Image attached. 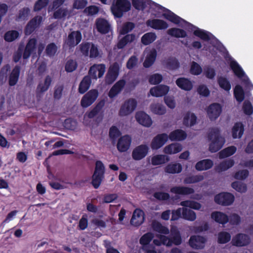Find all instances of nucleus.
I'll list each match as a JSON object with an SVG mask.
<instances>
[{
	"instance_id": "0e129e2a",
	"label": "nucleus",
	"mask_w": 253,
	"mask_h": 253,
	"mask_svg": "<svg viewBox=\"0 0 253 253\" xmlns=\"http://www.w3.org/2000/svg\"><path fill=\"white\" fill-rule=\"evenodd\" d=\"M121 134V133L117 126H113L110 128L109 136L113 142L116 141Z\"/></svg>"
},
{
	"instance_id": "412c9836",
	"label": "nucleus",
	"mask_w": 253,
	"mask_h": 253,
	"mask_svg": "<svg viewBox=\"0 0 253 253\" xmlns=\"http://www.w3.org/2000/svg\"><path fill=\"white\" fill-rule=\"evenodd\" d=\"M144 220V213L143 211L139 209L135 210L130 220L131 224L135 226H138L143 222Z\"/></svg>"
},
{
	"instance_id": "37998d69",
	"label": "nucleus",
	"mask_w": 253,
	"mask_h": 253,
	"mask_svg": "<svg viewBox=\"0 0 253 253\" xmlns=\"http://www.w3.org/2000/svg\"><path fill=\"white\" fill-rule=\"evenodd\" d=\"M219 86L226 91H229L231 88V85L230 81L224 77L219 76L217 79Z\"/></svg>"
},
{
	"instance_id": "58836bf2",
	"label": "nucleus",
	"mask_w": 253,
	"mask_h": 253,
	"mask_svg": "<svg viewBox=\"0 0 253 253\" xmlns=\"http://www.w3.org/2000/svg\"><path fill=\"white\" fill-rule=\"evenodd\" d=\"M167 34L171 37L176 38H184L187 36L185 31L177 28H171L169 29L167 31Z\"/></svg>"
},
{
	"instance_id": "1a4fd4ad",
	"label": "nucleus",
	"mask_w": 253,
	"mask_h": 253,
	"mask_svg": "<svg viewBox=\"0 0 253 253\" xmlns=\"http://www.w3.org/2000/svg\"><path fill=\"white\" fill-rule=\"evenodd\" d=\"M119 65L117 63L110 66L105 78L107 84H111L116 81L119 74Z\"/></svg>"
},
{
	"instance_id": "2f4dec72",
	"label": "nucleus",
	"mask_w": 253,
	"mask_h": 253,
	"mask_svg": "<svg viewBox=\"0 0 253 253\" xmlns=\"http://www.w3.org/2000/svg\"><path fill=\"white\" fill-rule=\"evenodd\" d=\"M91 79L89 76H85L80 83L78 91L81 94L84 93L89 88Z\"/></svg>"
},
{
	"instance_id": "6e6552de",
	"label": "nucleus",
	"mask_w": 253,
	"mask_h": 253,
	"mask_svg": "<svg viewBox=\"0 0 253 253\" xmlns=\"http://www.w3.org/2000/svg\"><path fill=\"white\" fill-rule=\"evenodd\" d=\"M82 40V35L80 31H73L70 32L65 41V44L70 48L78 45Z\"/></svg>"
},
{
	"instance_id": "f704fd0d",
	"label": "nucleus",
	"mask_w": 253,
	"mask_h": 253,
	"mask_svg": "<svg viewBox=\"0 0 253 253\" xmlns=\"http://www.w3.org/2000/svg\"><path fill=\"white\" fill-rule=\"evenodd\" d=\"M135 39V35L134 34H126L118 42L117 45L118 48H124L127 44L133 42Z\"/></svg>"
},
{
	"instance_id": "de8ad7c7",
	"label": "nucleus",
	"mask_w": 253,
	"mask_h": 253,
	"mask_svg": "<svg viewBox=\"0 0 253 253\" xmlns=\"http://www.w3.org/2000/svg\"><path fill=\"white\" fill-rule=\"evenodd\" d=\"M236 150L237 148L235 146H229L219 152V158L220 159H223L231 156L236 152Z\"/></svg>"
},
{
	"instance_id": "680f3d73",
	"label": "nucleus",
	"mask_w": 253,
	"mask_h": 253,
	"mask_svg": "<svg viewBox=\"0 0 253 253\" xmlns=\"http://www.w3.org/2000/svg\"><path fill=\"white\" fill-rule=\"evenodd\" d=\"M231 240L230 233L225 231H221L218 234L217 242L219 244H226Z\"/></svg>"
},
{
	"instance_id": "e433bc0d",
	"label": "nucleus",
	"mask_w": 253,
	"mask_h": 253,
	"mask_svg": "<svg viewBox=\"0 0 253 253\" xmlns=\"http://www.w3.org/2000/svg\"><path fill=\"white\" fill-rule=\"evenodd\" d=\"M182 166L179 163H169L165 168V171L168 173L175 174L181 172Z\"/></svg>"
},
{
	"instance_id": "13d9d810",
	"label": "nucleus",
	"mask_w": 253,
	"mask_h": 253,
	"mask_svg": "<svg viewBox=\"0 0 253 253\" xmlns=\"http://www.w3.org/2000/svg\"><path fill=\"white\" fill-rule=\"evenodd\" d=\"M193 34L195 36L199 37L201 40L205 41H208L210 40L209 35L211 34L206 31L198 28L193 32Z\"/></svg>"
},
{
	"instance_id": "9d476101",
	"label": "nucleus",
	"mask_w": 253,
	"mask_h": 253,
	"mask_svg": "<svg viewBox=\"0 0 253 253\" xmlns=\"http://www.w3.org/2000/svg\"><path fill=\"white\" fill-rule=\"evenodd\" d=\"M251 241L249 235L244 233H238L233 237L231 243L234 246L242 247L249 245Z\"/></svg>"
},
{
	"instance_id": "f8f14e48",
	"label": "nucleus",
	"mask_w": 253,
	"mask_h": 253,
	"mask_svg": "<svg viewBox=\"0 0 253 253\" xmlns=\"http://www.w3.org/2000/svg\"><path fill=\"white\" fill-rule=\"evenodd\" d=\"M42 21L41 16L37 15L31 19L26 25L24 32L26 35H29L33 33L39 27Z\"/></svg>"
},
{
	"instance_id": "7ed1b4c3",
	"label": "nucleus",
	"mask_w": 253,
	"mask_h": 253,
	"mask_svg": "<svg viewBox=\"0 0 253 253\" xmlns=\"http://www.w3.org/2000/svg\"><path fill=\"white\" fill-rule=\"evenodd\" d=\"M230 67L234 75L242 80L246 87L253 88V85L249 78L246 75L245 72L236 61L231 60L230 62Z\"/></svg>"
},
{
	"instance_id": "ddd939ff",
	"label": "nucleus",
	"mask_w": 253,
	"mask_h": 253,
	"mask_svg": "<svg viewBox=\"0 0 253 253\" xmlns=\"http://www.w3.org/2000/svg\"><path fill=\"white\" fill-rule=\"evenodd\" d=\"M149 147L145 144L136 147L132 151V157L135 161L141 160L145 158L149 151Z\"/></svg>"
},
{
	"instance_id": "3c124183",
	"label": "nucleus",
	"mask_w": 253,
	"mask_h": 253,
	"mask_svg": "<svg viewBox=\"0 0 253 253\" xmlns=\"http://www.w3.org/2000/svg\"><path fill=\"white\" fill-rule=\"evenodd\" d=\"M153 229L159 233L167 235L169 234V229L166 226H163L161 223L158 221H153L152 223Z\"/></svg>"
},
{
	"instance_id": "338daca9",
	"label": "nucleus",
	"mask_w": 253,
	"mask_h": 253,
	"mask_svg": "<svg viewBox=\"0 0 253 253\" xmlns=\"http://www.w3.org/2000/svg\"><path fill=\"white\" fill-rule=\"evenodd\" d=\"M49 3V0H37L34 4L33 10L35 12L41 11L46 8Z\"/></svg>"
},
{
	"instance_id": "a18cd8bd",
	"label": "nucleus",
	"mask_w": 253,
	"mask_h": 253,
	"mask_svg": "<svg viewBox=\"0 0 253 253\" xmlns=\"http://www.w3.org/2000/svg\"><path fill=\"white\" fill-rule=\"evenodd\" d=\"M234 96L236 100L239 103L245 99V92L240 85H236L234 89Z\"/></svg>"
},
{
	"instance_id": "6ab92c4d",
	"label": "nucleus",
	"mask_w": 253,
	"mask_h": 253,
	"mask_svg": "<svg viewBox=\"0 0 253 253\" xmlns=\"http://www.w3.org/2000/svg\"><path fill=\"white\" fill-rule=\"evenodd\" d=\"M37 43V40L36 38H31L28 40L23 54L24 59L29 58L31 55L35 51Z\"/></svg>"
},
{
	"instance_id": "393cba45",
	"label": "nucleus",
	"mask_w": 253,
	"mask_h": 253,
	"mask_svg": "<svg viewBox=\"0 0 253 253\" xmlns=\"http://www.w3.org/2000/svg\"><path fill=\"white\" fill-rule=\"evenodd\" d=\"M170 192L172 193L181 195H188L194 194L193 188L183 186H175L171 187Z\"/></svg>"
},
{
	"instance_id": "423d86ee",
	"label": "nucleus",
	"mask_w": 253,
	"mask_h": 253,
	"mask_svg": "<svg viewBox=\"0 0 253 253\" xmlns=\"http://www.w3.org/2000/svg\"><path fill=\"white\" fill-rule=\"evenodd\" d=\"M234 199V195L228 192H221L214 197V201L216 204L224 206L231 205Z\"/></svg>"
},
{
	"instance_id": "f257e3e1",
	"label": "nucleus",
	"mask_w": 253,
	"mask_h": 253,
	"mask_svg": "<svg viewBox=\"0 0 253 253\" xmlns=\"http://www.w3.org/2000/svg\"><path fill=\"white\" fill-rule=\"evenodd\" d=\"M208 138L211 142L209 151L215 153L219 151L225 143L224 138L220 135V129L217 127L211 128L208 134Z\"/></svg>"
},
{
	"instance_id": "b1692460",
	"label": "nucleus",
	"mask_w": 253,
	"mask_h": 253,
	"mask_svg": "<svg viewBox=\"0 0 253 253\" xmlns=\"http://www.w3.org/2000/svg\"><path fill=\"white\" fill-rule=\"evenodd\" d=\"M169 89L168 85L161 84L151 88L150 93L153 96L161 97L166 95Z\"/></svg>"
},
{
	"instance_id": "c9c22d12",
	"label": "nucleus",
	"mask_w": 253,
	"mask_h": 253,
	"mask_svg": "<svg viewBox=\"0 0 253 253\" xmlns=\"http://www.w3.org/2000/svg\"><path fill=\"white\" fill-rule=\"evenodd\" d=\"M20 73V67L19 66H16L12 70L9 77L8 83L10 86L15 85L19 79Z\"/></svg>"
},
{
	"instance_id": "473e14b6",
	"label": "nucleus",
	"mask_w": 253,
	"mask_h": 253,
	"mask_svg": "<svg viewBox=\"0 0 253 253\" xmlns=\"http://www.w3.org/2000/svg\"><path fill=\"white\" fill-rule=\"evenodd\" d=\"M244 131V126L241 122L236 123L232 129V135L233 138H240Z\"/></svg>"
},
{
	"instance_id": "dca6fc26",
	"label": "nucleus",
	"mask_w": 253,
	"mask_h": 253,
	"mask_svg": "<svg viewBox=\"0 0 253 253\" xmlns=\"http://www.w3.org/2000/svg\"><path fill=\"white\" fill-rule=\"evenodd\" d=\"M222 107L220 104L214 103L211 104L207 110V114L211 121L215 120L220 115Z\"/></svg>"
},
{
	"instance_id": "c85d7f7f",
	"label": "nucleus",
	"mask_w": 253,
	"mask_h": 253,
	"mask_svg": "<svg viewBox=\"0 0 253 253\" xmlns=\"http://www.w3.org/2000/svg\"><path fill=\"white\" fill-rule=\"evenodd\" d=\"M168 136L171 141H182L186 138L187 134L185 131L177 129L171 131Z\"/></svg>"
},
{
	"instance_id": "603ef678",
	"label": "nucleus",
	"mask_w": 253,
	"mask_h": 253,
	"mask_svg": "<svg viewBox=\"0 0 253 253\" xmlns=\"http://www.w3.org/2000/svg\"><path fill=\"white\" fill-rule=\"evenodd\" d=\"M105 105V101H100L96 106L88 113L87 116L89 118L92 119L96 116L102 110Z\"/></svg>"
},
{
	"instance_id": "4468645a",
	"label": "nucleus",
	"mask_w": 253,
	"mask_h": 253,
	"mask_svg": "<svg viewBox=\"0 0 253 253\" xmlns=\"http://www.w3.org/2000/svg\"><path fill=\"white\" fill-rule=\"evenodd\" d=\"M169 136L167 133L159 134L155 136L151 143V147L153 150H158L161 148L168 140Z\"/></svg>"
},
{
	"instance_id": "f03ea898",
	"label": "nucleus",
	"mask_w": 253,
	"mask_h": 253,
	"mask_svg": "<svg viewBox=\"0 0 253 253\" xmlns=\"http://www.w3.org/2000/svg\"><path fill=\"white\" fill-rule=\"evenodd\" d=\"M131 9L130 2L128 0H116L114 1L111 7L112 14L115 17L121 18L124 13L128 12Z\"/></svg>"
},
{
	"instance_id": "e2e57ef3",
	"label": "nucleus",
	"mask_w": 253,
	"mask_h": 253,
	"mask_svg": "<svg viewBox=\"0 0 253 253\" xmlns=\"http://www.w3.org/2000/svg\"><path fill=\"white\" fill-rule=\"evenodd\" d=\"M30 10L29 7H25L19 10L18 13L16 17V21L26 20L29 13Z\"/></svg>"
},
{
	"instance_id": "bb28decb",
	"label": "nucleus",
	"mask_w": 253,
	"mask_h": 253,
	"mask_svg": "<svg viewBox=\"0 0 253 253\" xmlns=\"http://www.w3.org/2000/svg\"><path fill=\"white\" fill-rule=\"evenodd\" d=\"M52 82V79L51 77L47 75L45 77V79L43 82H40L38 84L36 88V93H42L46 91L49 88Z\"/></svg>"
},
{
	"instance_id": "cd10ccee",
	"label": "nucleus",
	"mask_w": 253,
	"mask_h": 253,
	"mask_svg": "<svg viewBox=\"0 0 253 253\" xmlns=\"http://www.w3.org/2000/svg\"><path fill=\"white\" fill-rule=\"evenodd\" d=\"M197 117L193 113L188 111L184 116L183 124L186 127H191L197 123Z\"/></svg>"
},
{
	"instance_id": "774afa93",
	"label": "nucleus",
	"mask_w": 253,
	"mask_h": 253,
	"mask_svg": "<svg viewBox=\"0 0 253 253\" xmlns=\"http://www.w3.org/2000/svg\"><path fill=\"white\" fill-rule=\"evenodd\" d=\"M135 27V25L131 22H127L124 24L121 28L120 33V34L125 35L132 30Z\"/></svg>"
},
{
	"instance_id": "ea45409f",
	"label": "nucleus",
	"mask_w": 253,
	"mask_h": 253,
	"mask_svg": "<svg viewBox=\"0 0 253 253\" xmlns=\"http://www.w3.org/2000/svg\"><path fill=\"white\" fill-rule=\"evenodd\" d=\"M157 57V51L156 49H153L147 55L146 59L143 62V66L145 68L151 67L155 62Z\"/></svg>"
},
{
	"instance_id": "9b49d317",
	"label": "nucleus",
	"mask_w": 253,
	"mask_h": 253,
	"mask_svg": "<svg viewBox=\"0 0 253 253\" xmlns=\"http://www.w3.org/2000/svg\"><path fill=\"white\" fill-rule=\"evenodd\" d=\"M105 69V65L103 64H95L90 67L88 76L95 80L100 78L104 75Z\"/></svg>"
},
{
	"instance_id": "052dcab7",
	"label": "nucleus",
	"mask_w": 253,
	"mask_h": 253,
	"mask_svg": "<svg viewBox=\"0 0 253 253\" xmlns=\"http://www.w3.org/2000/svg\"><path fill=\"white\" fill-rule=\"evenodd\" d=\"M104 175L94 173L92 176L91 184L95 189H97L100 186Z\"/></svg>"
},
{
	"instance_id": "2eb2a0df",
	"label": "nucleus",
	"mask_w": 253,
	"mask_h": 253,
	"mask_svg": "<svg viewBox=\"0 0 253 253\" xmlns=\"http://www.w3.org/2000/svg\"><path fill=\"white\" fill-rule=\"evenodd\" d=\"M206 241V238L203 236L194 235L190 237L189 244L193 249H202L204 248Z\"/></svg>"
},
{
	"instance_id": "4c0bfd02",
	"label": "nucleus",
	"mask_w": 253,
	"mask_h": 253,
	"mask_svg": "<svg viewBox=\"0 0 253 253\" xmlns=\"http://www.w3.org/2000/svg\"><path fill=\"white\" fill-rule=\"evenodd\" d=\"M169 161V156L165 155H156L151 158V164L153 166H158L164 164Z\"/></svg>"
},
{
	"instance_id": "6e6d98bb",
	"label": "nucleus",
	"mask_w": 253,
	"mask_h": 253,
	"mask_svg": "<svg viewBox=\"0 0 253 253\" xmlns=\"http://www.w3.org/2000/svg\"><path fill=\"white\" fill-rule=\"evenodd\" d=\"M150 109L154 114L160 115H164L166 111L165 107L160 103L151 104Z\"/></svg>"
},
{
	"instance_id": "49530a36",
	"label": "nucleus",
	"mask_w": 253,
	"mask_h": 253,
	"mask_svg": "<svg viewBox=\"0 0 253 253\" xmlns=\"http://www.w3.org/2000/svg\"><path fill=\"white\" fill-rule=\"evenodd\" d=\"M235 164L234 161L233 159H230L229 160H225L221 162L217 167L216 170L218 172H221L226 170L232 167Z\"/></svg>"
},
{
	"instance_id": "20e7f679",
	"label": "nucleus",
	"mask_w": 253,
	"mask_h": 253,
	"mask_svg": "<svg viewBox=\"0 0 253 253\" xmlns=\"http://www.w3.org/2000/svg\"><path fill=\"white\" fill-rule=\"evenodd\" d=\"M137 101L134 98H129L126 100L121 106L119 115L124 117L130 114L135 109L137 106Z\"/></svg>"
},
{
	"instance_id": "09e8293b",
	"label": "nucleus",
	"mask_w": 253,
	"mask_h": 253,
	"mask_svg": "<svg viewBox=\"0 0 253 253\" xmlns=\"http://www.w3.org/2000/svg\"><path fill=\"white\" fill-rule=\"evenodd\" d=\"M182 217L184 219L193 221L196 219V214L193 211L186 208H182Z\"/></svg>"
},
{
	"instance_id": "bf43d9fd",
	"label": "nucleus",
	"mask_w": 253,
	"mask_h": 253,
	"mask_svg": "<svg viewBox=\"0 0 253 253\" xmlns=\"http://www.w3.org/2000/svg\"><path fill=\"white\" fill-rule=\"evenodd\" d=\"M19 36V33L16 30H11L6 32L4 36V39L5 41L8 42H11Z\"/></svg>"
},
{
	"instance_id": "39448f33",
	"label": "nucleus",
	"mask_w": 253,
	"mask_h": 253,
	"mask_svg": "<svg viewBox=\"0 0 253 253\" xmlns=\"http://www.w3.org/2000/svg\"><path fill=\"white\" fill-rule=\"evenodd\" d=\"M153 3L159 9L163 10L164 12L162 14V16L166 19L175 24H179L181 21L185 22L182 18L174 13L168 8L157 4L154 2Z\"/></svg>"
},
{
	"instance_id": "864d4df0",
	"label": "nucleus",
	"mask_w": 253,
	"mask_h": 253,
	"mask_svg": "<svg viewBox=\"0 0 253 253\" xmlns=\"http://www.w3.org/2000/svg\"><path fill=\"white\" fill-rule=\"evenodd\" d=\"M204 179L203 175H192L186 177L183 180L185 184H190L196 183L202 181Z\"/></svg>"
},
{
	"instance_id": "4be33fe9",
	"label": "nucleus",
	"mask_w": 253,
	"mask_h": 253,
	"mask_svg": "<svg viewBox=\"0 0 253 253\" xmlns=\"http://www.w3.org/2000/svg\"><path fill=\"white\" fill-rule=\"evenodd\" d=\"M97 31L102 34H106L110 30V25L108 21L104 18H98L96 21Z\"/></svg>"
},
{
	"instance_id": "a878e982",
	"label": "nucleus",
	"mask_w": 253,
	"mask_h": 253,
	"mask_svg": "<svg viewBox=\"0 0 253 253\" xmlns=\"http://www.w3.org/2000/svg\"><path fill=\"white\" fill-rule=\"evenodd\" d=\"M175 83L178 87L185 91H190L193 88V84L191 81L184 77L178 78Z\"/></svg>"
},
{
	"instance_id": "72a5a7b5",
	"label": "nucleus",
	"mask_w": 253,
	"mask_h": 253,
	"mask_svg": "<svg viewBox=\"0 0 253 253\" xmlns=\"http://www.w3.org/2000/svg\"><path fill=\"white\" fill-rule=\"evenodd\" d=\"M135 39V35L134 34H126L118 42L117 45L118 48H124L127 44L133 42Z\"/></svg>"
},
{
	"instance_id": "a211bd4d",
	"label": "nucleus",
	"mask_w": 253,
	"mask_h": 253,
	"mask_svg": "<svg viewBox=\"0 0 253 253\" xmlns=\"http://www.w3.org/2000/svg\"><path fill=\"white\" fill-rule=\"evenodd\" d=\"M126 82L125 80L122 79L117 81L110 88L108 92V96L110 98L113 99L117 96L123 89Z\"/></svg>"
},
{
	"instance_id": "c756f323",
	"label": "nucleus",
	"mask_w": 253,
	"mask_h": 253,
	"mask_svg": "<svg viewBox=\"0 0 253 253\" xmlns=\"http://www.w3.org/2000/svg\"><path fill=\"white\" fill-rule=\"evenodd\" d=\"M211 218L218 223L225 224L229 221L228 216L220 211H213L211 214Z\"/></svg>"
},
{
	"instance_id": "0eeeda50",
	"label": "nucleus",
	"mask_w": 253,
	"mask_h": 253,
	"mask_svg": "<svg viewBox=\"0 0 253 253\" xmlns=\"http://www.w3.org/2000/svg\"><path fill=\"white\" fill-rule=\"evenodd\" d=\"M98 96V91L96 89L88 91L82 97L81 105L83 108H87L92 105Z\"/></svg>"
},
{
	"instance_id": "f3484780",
	"label": "nucleus",
	"mask_w": 253,
	"mask_h": 253,
	"mask_svg": "<svg viewBox=\"0 0 253 253\" xmlns=\"http://www.w3.org/2000/svg\"><path fill=\"white\" fill-rule=\"evenodd\" d=\"M131 142V138L128 135H125L121 137L117 144V148L120 152L127 151L130 147Z\"/></svg>"
},
{
	"instance_id": "69168bd1",
	"label": "nucleus",
	"mask_w": 253,
	"mask_h": 253,
	"mask_svg": "<svg viewBox=\"0 0 253 253\" xmlns=\"http://www.w3.org/2000/svg\"><path fill=\"white\" fill-rule=\"evenodd\" d=\"M166 66L169 70H175L179 67L180 64L176 58H170L167 61Z\"/></svg>"
},
{
	"instance_id": "5fc2aeb1",
	"label": "nucleus",
	"mask_w": 253,
	"mask_h": 253,
	"mask_svg": "<svg viewBox=\"0 0 253 253\" xmlns=\"http://www.w3.org/2000/svg\"><path fill=\"white\" fill-rule=\"evenodd\" d=\"M180 205L184 207H189L191 209L196 210H199L201 208V205L200 203L194 201L190 200L181 201L180 203Z\"/></svg>"
},
{
	"instance_id": "a19ab883",
	"label": "nucleus",
	"mask_w": 253,
	"mask_h": 253,
	"mask_svg": "<svg viewBox=\"0 0 253 253\" xmlns=\"http://www.w3.org/2000/svg\"><path fill=\"white\" fill-rule=\"evenodd\" d=\"M170 240L171 246L174 244L176 246L180 245L182 243V238L180 232L177 229L171 230L170 234Z\"/></svg>"
},
{
	"instance_id": "7c9ffc66",
	"label": "nucleus",
	"mask_w": 253,
	"mask_h": 253,
	"mask_svg": "<svg viewBox=\"0 0 253 253\" xmlns=\"http://www.w3.org/2000/svg\"><path fill=\"white\" fill-rule=\"evenodd\" d=\"M213 163L210 159H204L198 162L195 165V169L198 171L206 170L212 167Z\"/></svg>"
},
{
	"instance_id": "c03bdc74",
	"label": "nucleus",
	"mask_w": 253,
	"mask_h": 253,
	"mask_svg": "<svg viewBox=\"0 0 253 253\" xmlns=\"http://www.w3.org/2000/svg\"><path fill=\"white\" fill-rule=\"evenodd\" d=\"M157 38L155 33L152 32L147 33L144 34L141 39L142 43L147 45L154 42Z\"/></svg>"
},
{
	"instance_id": "8fccbe9b",
	"label": "nucleus",
	"mask_w": 253,
	"mask_h": 253,
	"mask_svg": "<svg viewBox=\"0 0 253 253\" xmlns=\"http://www.w3.org/2000/svg\"><path fill=\"white\" fill-rule=\"evenodd\" d=\"M133 7L137 9H144L147 5H150L152 2L151 0H131Z\"/></svg>"
},
{
	"instance_id": "79ce46f5",
	"label": "nucleus",
	"mask_w": 253,
	"mask_h": 253,
	"mask_svg": "<svg viewBox=\"0 0 253 253\" xmlns=\"http://www.w3.org/2000/svg\"><path fill=\"white\" fill-rule=\"evenodd\" d=\"M182 149V146L180 144L172 143L166 146L164 152L167 154H176L180 152Z\"/></svg>"
},
{
	"instance_id": "4d7b16f0",
	"label": "nucleus",
	"mask_w": 253,
	"mask_h": 253,
	"mask_svg": "<svg viewBox=\"0 0 253 253\" xmlns=\"http://www.w3.org/2000/svg\"><path fill=\"white\" fill-rule=\"evenodd\" d=\"M193 34L195 36L199 37L201 40L205 41H208L210 40L209 35L211 34L206 31L198 28L193 32Z\"/></svg>"
},
{
	"instance_id": "5701e85b",
	"label": "nucleus",
	"mask_w": 253,
	"mask_h": 253,
	"mask_svg": "<svg viewBox=\"0 0 253 253\" xmlns=\"http://www.w3.org/2000/svg\"><path fill=\"white\" fill-rule=\"evenodd\" d=\"M146 24L148 26L155 30H164L169 27L168 24L166 21L158 19L148 20Z\"/></svg>"
},
{
	"instance_id": "aec40b11",
	"label": "nucleus",
	"mask_w": 253,
	"mask_h": 253,
	"mask_svg": "<svg viewBox=\"0 0 253 253\" xmlns=\"http://www.w3.org/2000/svg\"><path fill=\"white\" fill-rule=\"evenodd\" d=\"M135 118L138 123L144 126L149 127L152 124L150 117L143 111L137 112Z\"/></svg>"
}]
</instances>
